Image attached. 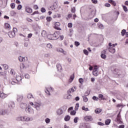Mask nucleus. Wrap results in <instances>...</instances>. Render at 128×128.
Returning <instances> with one entry per match:
<instances>
[{
  "label": "nucleus",
  "instance_id": "40",
  "mask_svg": "<svg viewBox=\"0 0 128 128\" xmlns=\"http://www.w3.org/2000/svg\"><path fill=\"white\" fill-rule=\"evenodd\" d=\"M121 34H122V36H124V34H126V30H122Z\"/></svg>",
  "mask_w": 128,
  "mask_h": 128
},
{
  "label": "nucleus",
  "instance_id": "59",
  "mask_svg": "<svg viewBox=\"0 0 128 128\" xmlns=\"http://www.w3.org/2000/svg\"><path fill=\"white\" fill-rule=\"evenodd\" d=\"M10 80H11V82H18V81H16V78H11Z\"/></svg>",
  "mask_w": 128,
  "mask_h": 128
},
{
  "label": "nucleus",
  "instance_id": "54",
  "mask_svg": "<svg viewBox=\"0 0 128 128\" xmlns=\"http://www.w3.org/2000/svg\"><path fill=\"white\" fill-rule=\"evenodd\" d=\"M42 12H46V8H42L40 10Z\"/></svg>",
  "mask_w": 128,
  "mask_h": 128
},
{
  "label": "nucleus",
  "instance_id": "45",
  "mask_svg": "<svg viewBox=\"0 0 128 128\" xmlns=\"http://www.w3.org/2000/svg\"><path fill=\"white\" fill-rule=\"evenodd\" d=\"M27 22H32V20L28 18H26Z\"/></svg>",
  "mask_w": 128,
  "mask_h": 128
},
{
  "label": "nucleus",
  "instance_id": "29",
  "mask_svg": "<svg viewBox=\"0 0 128 128\" xmlns=\"http://www.w3.org/2000/svg\"><path fill=\"white\" fill-rule=\"evenodd\" d=\"M78 108H80V104L78 103H77L76 104V106H75V108H74L75 110H78Z\"/></svg>",
  "mask_w": 128,
  "mask_h": 128
},
{
  "label": "nucleus",
  "instance_id": "24",
  "mask_svg": "<svg viewBox=\"0 0 128 128\" xmlns=\"http://www.w3.org/2000/svg\"><path fill=\"white\" fill-rule=\"evenodd\" d=\"M102 109L100 108H97L96 110H95V112L96 114H100V112H102Z\"/></svg>",
  "mask_w": 128,
  "mask_h": 128
},
{
  "label": "nucleus",
  "instance_id": "23",
  "mask_svg": "<svg viewBox=\"0 0 128 128\" xmlns=\"http://www.w3.org/2000/svg\"><path fill=\"white\" fill-rule=\"evenodd\" d=\"M56 68H57V70L60 72V70H62V65H60V64H57L56 65Z\"/></svg>",
  "mask_w": 128,
  "mask_h": 128
},
{
  "label": "nucleus",
  "instance_id": "48",
  "mask_svg": "<svg viewBox=\"0 0 128 128\" xmlns=\"http://www.w3.org/2000/svg\"><path fill=\"white\" fill-rule=\"evenodd\" d=\"M79 82H80V84H84V79L80 78L79 79Z\"/></svg>",
  "mask_w": 128,
  "mask_h": 128
},
{
  "label": "nucleus",
  "instance_id": "61",
  "mask_svg": "<svg viewBox=\"0 0 128 128\" xmlns=\"http://www.w3.org/2000/svg\"><path fill=\"white\" fill-rule=\"evenodd\" d=\"M46 46L48 48H52V45L50 44H47Z\"/></svg>",
  "mask_w": 128,
  "mask_h": 128
},
{
  "label": "nucleus",
  "instance_id": "1",
  "mask_svg": "<svg viewBox=\"0 0 128 128\" xmlns=\"http://www.w3.org/2000/svg\"><path fill=\"white\" fill-rule=\"evenodd\" d=\"M60 22H55L54 24L53 28L57 30H62V28H60Z\"/></svg>",
  "mask_w": 128,
  "mask_h": 128
},
{
  "label": "nucleus",
  "instance_id": "5",
  "mask_svg": "<svg viewBox=\"0 0 128 128\" xmlns=\"http://www.w3.org/2000/svg\"><path fill=\"white\" fill-rule=\"evenodd\" d=\"M8 36L10 38H14L16 36V33L14 32H12V31H10L8 32Z\"/></svg>",
  "mask_w": 128,
  "mask_h": 128
},
{
  "label": "nucleus",
  "instance_id": "18",
  "mask_svg": "<svg viewBox=\"0 0 128 128\" xmlns=\"http://www.w3.org/2000/svg\"><path fill=\"white\" fill-rule=\"evenodd\" d=\"M108 2L114 6H116V2L114 1L113 0H108Z\"/></svg>",
  "mask_w": 128,
  "mask_h": 128
},
{
  "label": "nucleus",
  "instance_id": "3",
  "mask_svg": "<svg viewBox=\"0 0 128 128\" xmlns=\"http://www.w3.org/2000/svg\"><path fill=\"white\" fill-rule=\"evenodd\" d=\"M76 87L73 86L72 88L69 89L68 90L67 92H68V94H70L72 92H74L76 91Z\"/></svg>",
  "mask_w": 128,
  "mask_h": 128
},
{
  "label": "nucleus",
  "instance_id": "33",
  "mask_svg": "<svg viewBox=\"0 0 128 128\" xmlns=\"http://www.w3.org/2000/svg\"><path fill=\"white\" fill-rule=\"evenodd\" d=\"M92 74L94 76H98V71H96V72H92Z\"/></svg>",
  "mask_w": 128,
  "mask_h": 128
},
{
  "label": "nucleus",
  "instance_id": "8",
  "mask_svg": "<svg viewBox=\"0 0 128 128\" xmlns=\"http://www.w3.org/2000/svg\"><path fill=\"white\" fill-rule=\"evenodd\" d=\"M18 60L20 62H26V60H28V58L27 57H22V56H20L18 57Z\"/></svg>",
  "mask_w": 128,
  "mask_h": 128
},
{
  "label": "nucleus",
  "instance_id": "21",
  "mask_svg": "<svg viewBox=\"0 0 128 128\" xmlns=\"http://www.w3.org/2000/svg\"><path fill=\"white\" fill-rule=\"evenodd\" d=\"M57 112L59 116H60V114H62L63 111L61 109H58L57 110V112Z\"/></svg>",
  "mask_w": 128,
  "mask_h": 128
},
{
  "label": "nucleus",
  "instance_id": "56",
  "mask_svg": "<svg viewBox=\"0 0 128 128\" xmlns=\"http://www.w3.org/2000/svg\"><path fill=\"white\" fill-rule=\"evenodd\" d=\"M74 44L76 46H78L80 44V42H75Z\"/></svg>",
  "mask_w": 128,
  "mask_h": 128
},
{
  "label": "nucleus",
  "instance_id": "13",
  "mask_svg": "<svg viewBox=\"0 0 128 128\" xmlns=\"http://www.w3.org/2000/svg\"><path fill=\"white\" fill-rule=\"evenodd\" d=\"M26 12H28V14H32V9L30 8V7H26Z\"/></svg>",
  "mask_w": 128,
  "mask_h": 128
},
{
  "label": "nucleus",
  "instance_id": "50",
  "mask_svg": "<svg viewBox=\"0 0 128 128\" xmlns=\"http://www.w3.org/2000/svg\"><path fill=\"white\" fill-rule=\"evenodd\" d=\"M22 5L19 4L18 7L17 8L18 10H22Z\"/></svg>",
  "mask_w": 128,
  "mask_h": 128
},
{
  "label": "nucleus",
  "instance_id": "28",
  "mask_svg": "<svg viewBox=\"0 0 128 128\" xmlns=\"http://www.w3.org/2000/svg\"><path fill=\"white\" fill-rule=\"evenodd\" d=\"M4 114H6V112L2 110H0V116H4Z\"/></svg>",
  "mask_w": 128,
  "mask_h": 128
},
{
  "label": "nucleus",
  "instance_id": "20",
  "mask_svg": "<svg viewBox=\"0 0 128 128\" xmlns=\"http://www.w3.org/2000/svg\"><path fill=\"white\" fill-rule=\"evenodd\" d=\"M16 79L17 81V82H22V76H16Z\"/></svg>",
  "mask_w": 128,
  "mask_h": 128
},
{
  "label": "nucleus",
  "instance_id": "11",
  "mask_svg": "<svg viewBox=\"0 0 128 128\" xmlns=\"http://www.w3.org/2000/svg\"><path fill=\"white\" fill-rule=\"evenodd\" d=\"M57 52H62L64 54H66V52L64 51V50L62 48H58Z\"/></svg>",
  "mask_w": 128,
  "mask_h": 128
},
{
  "label": "nucleus",
  "instance_id": "37",
  "mask_svg": "<svg viewBox=\"0 0 128 128\" xmlns=\"http://www.w3.org/2000/svg\"><path fill=\"white\" fill-rule=\"evenodd\" d=\"M83 100L84 102H88V98H86V96H83Z\"/></svg>",
  "mask_w": 128,
  "mask_h": 128
},
{
  "label": "nucleus",
  "instance_id": "30",
  "mask_svg": "<svg viewBox=\"0 0 128 128\" xmlns=\"http://www.w3.org/2000/svg\"><path fill=\"white\" fill-rule=\"evenodd\" d=\"M122 6L123 10H124V12H128V8H126L124 6Z\"/></svg>",
  "mask_w": 128,
  "mask_h": 128
},
{
  "label": "nucleus",
  "instance_id": "44",
  "mask_svg": "<svg viewBox=\"0 0 128 128\" xmlns=\"http://www.w3.org/2000/svg\"><path fill=\"white\" fill-rule=\"evenodd\" d=\"M10 82L12 84V86H14L15 84H18V82H14L12 80H10Z\"/></svg>",
  "mask_w": 128,
  "mask_h": 128
},
{
  "label": "nucleus",
  "instance_id": "12",
  "mask_svg": "<svg viewBox=\"0 0 128 128\" xmlns=\"http://www.w3.org/2000/svg\"><path fill=\"white\" fill-rule=\"evenodd\" d=\"M7 96H8V94H6L4 92L0 93V98H2V100L6 98Z\"/></svg>",
  "mask_w": 128,
  "mask_h": 128
},
{
  "label": "nucleus",
  "instance_id": "7",
  "mask_svg": "<svg viewBox=\"0 0 128 128\" xmlns=\"http://www.w3.org/2000/svg\"><path fill=\"white\" fill-rule=\"evenodd\" d=\"M84 120L86 122H92V116H86Z\"/></svg>",
  "mask_w": 128,
  "mask_h": 128
},
{
  "label": "nucleus",
  "instance_id": "2",
  "mask_svg": "<svg viewBox=\"0 0 128 128\" xmlns=\"http://www.w3.org/2000/svg\"><path fill=\"white\" fill-rule=\"evenodd\" d=\"M54 40H58L60 36V31H56L53 34Z\"/></svg>",
  "mask_w": 128,
  "mask_h": 128
},
{
  "label": "nucleus",
  "instance_id": "46",
  "mask_svg": "<svg viewBox=\"0 0 128 128\" xmlns=\"http://www.w3.org/2000/svg\"><path fill=\"white\" fill-rule=\"evenodd\" d=\"M104 6H106V8H110V4L108 3L105 4Z\"/></svg>",
  "mask_w": 128,
  "mask_h": 128
},
{
  "label": "nucleus",
  "instance_id": "63",
  "mask_svg": "<svg viewBox=\"0 0 128 128\" xmlns=\"http://www.w3.org/2000/svg\"><path fill=\"white\" fill-rule=\"evenodd\" d=\"M121 106H123L122 104H120L116 105V108H120Z\"/></svg>",
  "mask_w": 128,
  "mask_h": 128
},
{
  "label": "nucleus",
  "instance_id": "60",
  "mask_svg": "<svg viewBox=\"0 0 128 128\" xmlns=\"http://www.w3.org/2000/svg\"><path fill=\"white\" fill-rule=\"evenodd\" d=\"M74 76H70V80L71 82H72L74 80Z\"/></svg>",
  "mask_w": 128,
  "mask_h": 128
},
{
  "label": "nucleus",
  "instance_id": "32",
  "mask_svg": "<svg viewBox=\"0 0 128 128\" xmlns=\"http://www.w3.org/2000/svg\"><path fill=\"white\" fill-rule=\"evenodd\" d=\"M46 20L47 22H52V18L50 16H48L46 18Z\"/></svg>",
  "mask_w": 128,
  "mask_h": 128
},
{
  "label": "nucleus",
  "instance_id": "35",
  "mask_svg": "<svg viewBox=\"0 0 128 128\" xmlns=\"http://www.w3.org/2000/svg\"><path fill=\"white\" fill-rule=\"evenodd\" d=\"M101 58L104 60H106V56L104 54H101Z\"/></svg>",
  "mask_w": 128,
  "mask_h": 128
},
{
  "label": "nucleus",
  "instance_id": "10",
  "mask_svg": "<svg viewBox=\"0 0 128 128\" xmlns=\"http://www.w3.org/2000/svg\"><path fill=\"white\" fill-rule=\"evenodd\" d=\"M115 47H110L108 48V51L110 52H111L112 54H114L116 52V48H114Z\"/></svg>",
  "mask_w": 128,
  "mask_h": 128
},
{
  "label": "nucleus",
  "instance_id": "57",
  "mask_svg": "<svg viewBox=\"0 0 128 128\" xmlns=\"http://www.w3.org/2000/svg\"><path fill=\"white\" fill-rule=\"evenodd\" d=\"M78 117H76L74 118V122H75V124H76V122H78Z\"/></svg>",
  "mask_w": 128,
  "mask_h": 128
},
{
  "label": "nucleus",
  "instance_id": "42",
  "mask_svg": "<svg viewBox=\"0 0 128 128\" xmlns=\"http://www.w3.org/2000/svg\"><path fill=\"white\" fill-rule=\"evenodd\" d=\"M30 118L28 117H26L24 118V122H30Z\"/></svg>",
  "mask_w": 128,
  "mask_h": 128
},
{
  "label": "nucleus",
  "instance_id": "27",
  "mask_svg": "<svg viewBox=\"0 0 128 128\" xmlns=\"http://www.w3.org/2000/svg\"><path fill=\"white\" fill-rule=\"evenodd\" d=\"M118 44H112V43L110 42L108 44V46H110V48H112V47H116V46Z\"/></svg>",
  "mask_w": 128,
  "mask_h": 128
},
{
  "label": "nucleus",
  "instance_id": "15",
  "mask_svg": "<svg viewBox=\"0 0 128 128\" xmlns=\"http://www.w3.org/2000/svg\"><path fill=\"white\" fill-rule=\"evenodd\" d=\"M48 38V40H54V34H49L47 36Z\"/></svg>",
  "mask_w": 128,
  "mask_h": 128
},
{
  "label": "nucleus",
  "instance_id": "64",
  "mask_svg": "<svg viewBox=\"0 0 128 128\" xmlns=\"http://www.w3.org/2000/svg\"><path fill=\"white\" fill-rule=\"evenodd\" d=\"M25 78H30V75H28V74H26Z\"/></svg>",
  "mask_w": 128,
  "mask_h": 128
},
{
  "label": "nucleus",
  "instance_id": "31",
  "mask_svg": "<svg viewBox=\"0 0 128 128\" xmlns=\"http://www.w3.org/2000/svg\"><path fill=\"white\" fill-rule=\"evenodd\" d=\"M3 66V68H4V70H8V66L4 64L3 65H2Z\"/></svg>",
  "mask_w": 128,
  "mask_h": 128
},
{
  "label": "nucleus",
  "instance_id": "16",
  "mask_svg": "<svg viewBox=\"0 0 128 128\" xmlns=\"http://www.w3.org/2000/svg\"><path fill=\"white\" fill-rule=\"evenodd\" d=\"M16 120L18 121L24 122V117L19 116L17 118Z\"/></svg>",
  "mask_w": 128,
  "mask_h": 128
},
{
  "label": "nucleus",
  "instance_id": "36",
  "mask_svg": "<svg viewBox=\"0 0 128 128\" xmlns=\"http://www.w3.org/2000/svg\"><path fill=\"white\" fill-rule=\"evenodd\" d=\"M71 116H76V112L75 110H72L70 112Z\"/></svg>",
  "mask_w": 128,
  "mask_h": 128
},
{
  "label": "nucleus",
  "instance_id": "14",
  "mask_svg": "<svg viewBox=\"0 0 128 128\" xmlns=\"http://www.w3.org/2000/svg\"><path fill=\"white\" fill-rule=\"evenodd\" d=\"M26 112H34V110L32 109V108L30 106H28V107L26 108Z\"/></svg>",
  "mask_w": 128,
  "mask_h": 128
},
{
  "label": "nucleus",
  "instance_id": "53",
  "mask_svg": "<svg viewBox=\"0 0 128 128\" xmlns=\"http://www.w3.org/2000/svg\"><path fill=\"white\" fill-rule=\"evenodd\" d=\"M98 126H104V124L102 122H98Z\"/></svg>",
  "mask_w": 128,
  "mask_h": 128
},
{
  "label": "nucleus",
  "instance_id": "34",
  "mask_svg": "<svg viewBox=\"0 0 128 128\" xmlns=\"http://www.w3.org/2000/svg\"><path fill=\"white\" fill-rule=\"evenodd\" d=\"M82 110H84L85 112H88V108H86V106H83L82 107Z\"/></svg>",
  "mask_w": 128,
  "mask_h": 128
},
{
  "label": "nucleus",
  "instance_id": "55",
  "mask_svg": "<svg viewBox=\"0 0 128 128\" xmlns=\"http://www.w3.org/2000/svg\"><path fill=\"white\" fill-rule=\"evenodd\" d=\"M72 95L69 94L68 95V96L66 97V99L67 100H70L72 98Z\"/></svg>",
  "mask_w": 128,
  "mask_h": 128
},
{
  "label": "nucleus",
  "instance_id": "58",
  "mask_svg": "<svg viewBox=\"0 0 128 128\" xmlns=\"http://www.w3.org/2000/svg\"><path fill=\"white\" fill-rule=\"evenodd\" d=\"M32 34L30 33V34H28V38H32Z\"/></svg>",
  "mask_w": 128,
  "mask_h": 128
},
{
  "label": "nucleus",
  "instance_id": "41",
  "mask_svg": "<svg viewBox=\"0 0 128 128\" xmlns=\"http://www.w3.org/2000/svg\"><path fill=\"white\" fill-rule=\"evenodd\" d=\"M10 7L12 8H16V4H14V3H12L10 4Z\"/></svg>",
  "mask_w": 128,
  "mask_h": 128
},
{
  "label": "nucleus",
  "instance_id": "26",
  "mask_svg": "<svg viewBox=\"0 0 128 128\" xmlns=\"http://www.w3.org/2000/svg\"><path fill=\"white\" fill-rule=\"evenodd\" d=\"M70 120V116H68V115H67L64 118V120H66V122H68V120Z\"/></svg>",
  "mask_w": 128,
  "mask_h": 128
},
{
  "label": "nucleus",
  "instance_id": "49",
  "mask_svg": "<svg viewBox=\"0 0 128 128\" xmlns=\"http://www.w3.org/2000/svg\"><path fill=\"white\" fill-rule=\"evenodd\" d=\"M33 8L34 10H38V5H34L33 6Z\"/></svg>",
  "mask_w": 128,
  "mask_h": 128
},
{
  "label": "nucleus",
  "instance_id": "38",
  "mask_svg": "<svg viewBox=\"0 0 128 128\" xmlns=\"http://www.w3.org/2000/svg\"><path fill=\"white\" fill-rule=\"evenodd\" d=\"M71 12L73 14H74V12H76V8L75 7L72 8V9H71Z\"/></svg>",
  "mask_w": 128,
  "mask_h": 128
},
{
  "label": "nucleus",
  "instance_id": "52",
  "mask_svg": "<svg viewBox=\"0 0 128 128\" xmlns=\"http://www.w3.org/2000/svg\"><path fill=\"white\" fill-rule=\"evenodd\" d=\"M20 68L21 69L24 68V64H20Z\"/></svg>",
  "mask_w": 128,
  "mask_h": 128
},
{
  "label": "nucleus",
  "instance_id": "19",
  "mask_svg": "<svg viewBox=\"0 0 128 128\" xmlns=\"http://www.w3.org/2000/svg\"><path fill=\"white\" fill-rule=\"evenodd\" d=\"M27 98L28 99L34 98V96H32V93H28L27 94Z\"/></svg>",
  "mask_w": 128,
  "mask_h": 128
},
{
  "label": "nucleus",
  "instance_id": "47",
  "mask_svg": "<svg viewBox=\"0 0 128 128\" xmlns=\"http://www.w3.org/2000/svg\"><path fill=\"white\" fill-rule=\"evenodd\" d=\"M34 14H38V11H35L32 14V16H34Z\"/></svg>",
  "mask_w": 128,
  "mask_h": 128
},
{
  "label": "nucleus",
  "instance_id": "25",
  "mask_svg": "<svg viewBox=\"0 0 128 128\" xmlns=\"http://www.w3.org/2000/svg\"><path fill=\"white\" fill-rule=\"evenodd\" d=\"M8 106L10 108H14V103L12 102H10L8 104Z\"/></svg>",
  "mask_w": 128,
  "mask_h": 128
},
{
  "label": "nucleus",
  "instance_id": "62",
  "mask_svg": "<svg viewBox=\"0 0 128 128\" xmlns=\"http://www.w3.org/2000/svg\"><path fill=\"white\" fill-rule=\"evenodd\" d=\"M68 28H72V24L68 23Z\"/></svg>",
  "mask_w": 128,
  "mask_h": 128
},
{
  "label": "nucleus",
  "instance_id": "43",
  "mask_svg": "<svg viewBox=\"0 0 128 128\" xmlns=\"http://www.w3.org/2000/svg\"><path fill=\"white\" fill-rule=\"evenodd\" d=\"M30 106H33L34 108H38V106H36L34 104V102H30Z\"/></svg>",
  "mask_w": 128,
  "mask_h": 128
},
{
  "label": "nucleus",
  "instance_id": "39",
  "mask_svg": "<svg viewBox=\"0 0 128 128\" xmlns=\"http://www.w3.org/2000/svg\"><path fill=\"white\" fill-rule=\"evenodd\" d=\"M45 122H46V124H50V118H46L45 120Z\"/></svg>",
  "mask_w": 128,
  "mask_h": 128
},
{
  "label": "nucleus",
  "instance_id": "51",
  "mask_svg": "<svg viewBox=\"0 0 128 128\" xmlns=\"http://www.w3.org/2000/svg\"><path fill=\"white\" fill-rule=\"evenodd\" d=\"M84 54H86V56H88V52L87 50H84Z\"/></svg>",
  "mask_w": 128,
  "mask_h": 128
},
{
  "label": "nucleus",
  "instance_id": "22",
  "mask_svg": "<svg viewBox=\"0 0 128 128\" xmlns=\"http://www.w3.org/2000/svg\"><path fill=\"white\" fill-rule=\"evenodd\" d=\"M110 119H107L105 120V124L106 126H108L110 124Z\"/></svg>",
  "mask_w": 128,
  "mask_h": 128
},
{
  "label": "nucleus",
  "instance_id": "9",
  "mask_svg": "<svg viewBox=\"0 0 128 128\" xmlns=\"http://www.w3.org/2000/svg\"><path fill=\"white\" fill-rule=\"evenodd\" d=\"M24 100V96L22 94H18L17 96L18 102H22Z\"/></svg>",
  "mask_w": 128,
  "mask_h": 128
},
{
  "label": "nucleus",
  "instance_id": "4",
  "mask_svg": "<svg viewBox=\"0 0 128 128\" xmlns=\"http://www.w3.org/2000/svg\"><path fill=\"white\" fill-rule=\"evenodd\" d=\"M50 92H52V87L46 88L45 90V92L48 96H50Z\"/></svg>",
  "mask_w": 128,
  "mask_h": 128
},
{
  "label": "nucleus",
  "instance_id": "17",
  "mask_svg": "<svg viewBox=\"0 0 128 128\" xmlns=\"http://www.w3.org/2000/svg\"><path fill=\"white\" fill-rule=\"evenodd\" d=\"M4 28L6 30H10V24H8V23H6L4 24Z\"/></svg>",
  "mask_w": 128,
  "mask_h": 128
},
{
  "label": "nucleus",
  "instance_id": "6",
  "mask_svg": "<svg viewBox=\"0 0 128 128\" xmlns=\"http://www.w3.org/2000/svg\"><path fill=\"white\" fill-rule=\"evenodd\" d=\"M120 120H122V117L120 116V114L119 113L117 116L116 122L119 124H122V122Z\"/></svg>",
  "mask_w": 128,
  "mask_h": 128
}]
</instances>
